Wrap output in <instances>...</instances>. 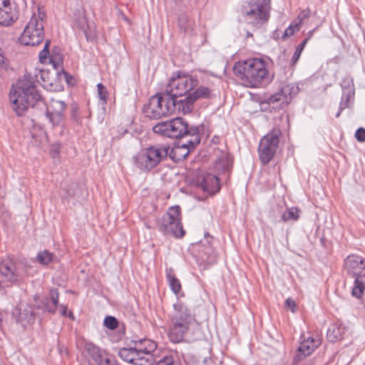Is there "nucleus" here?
I'll list each match as a JSON object with an SVG mask.
<instances>
[{"label": "nucleus", "mask_w": 365, "mask_h": 365, "mask_svg": "<svg viewBox=\"0 0 365 365\" xmlns=\"http://www.w3.org/2000/svg\"><path fill=\"white\" fill-rule=\"evenodd\" d=\"M41 99L35 82L26 76L11 88L9 100L18 116L24 115L29 107H34Z\"/></svg>", "instance_id": "nucleus-1"}, {"label": "nucleus", "mask_w": 365, "mask_h": 365, "mask_svg": "<svg viewBox=\"0 0 365 365\" xmlns=\"http://www.w3.org/2000/svg\"><path fill=\"white\" fill-rule=\"evenodd\" d=\"M154 133L170 138H180L190 135L192 138L182 145L184 148H194L200 143L199 128L188 127L187 123L182 118H175L167 121L158 123L153 127Z\"/></svg>", "instance_id": "nucleus-2"}, {"label": "nucleus", "mask_w": 365, "mask_h": 365, "mask_svg": "<svg viewBox=\"0 0 365 365\" xmlns=\"http://www.w3.org/2000/svg\"><path fill=\"white\" fill-rule=\"evenodd\" d=\"M233 72L248 87H258L268 78L267 66L262 58L238 61L233 66Z\"/></svg>", "instance_id": "nucleus-3"}, {"label": "nucleus", "mask_w": 365, "mask_h": 365, "mask_svg": "<svg viewBox=\"0 0 365 365\" xmlns=\"http://www.w3.org/2000/svg\"><path fill=\"white\" fill-rule=\"evenodd\" d=\"M170 147L167 145H155L141 149L133 157L135 165L143 171H150L166 159Z\"/></svg>", "instance_id": "nucleus-4"}, {"label": "nucleus", "mask_w": 365, "mask_h": 365, "mask_svg": "<svg viewBox=\"0 0 365 365\" xmlns=\"http://www.w3.org/2000/svg\"><path fill=\"white\" fill-rule=\"evenodd\" d=\"M145 115L150 119H159L175 113V99L165 91L151 96L143 108Z\"/></svg>", "instance_id": "nucleus-5"}, {"label": "nucleus", "mask_w": 365, "mask_h": 365, "mask_svg": "<svg viewBox=\"0 0 365 365\" xmlns=\"http://www.w3.org/2000/svg\"><path fill=\"white\" fill-rule=\"evenodd\" d=\"M198 84L196 78L183 71L174 73L168 81L165 91L175 99V97L185 96Z\"/></svg>", "instance_id": "nucleus-6"}, {"label": "nucleus", "mask_w": 365, "mask_h": 365, "mask_svg": "<svg viewBox=\"0 0 365 365\" xmlns=\"http://www.w3.org/2000/svg\"><path fill=\"white\" fill-rule=\"evenodd\" d=\"M159 230L164 235H171L178 238L185 235L181 222L180 206L170 207L163 215L159 223Z\"/></svg>", "instance_id": "nucleus-7"}, {"label": "nucleus", "mask_w": 365, "mask_h": 365, "mask_svg": "<svg viewBox=\"0 0 365 365\" xmlns=\"http://www.w3.org/2000/svg\"><path fill=\"white\" fill-rule=\"evenodd\" d=\"M208 234L205 239L193 245L192 252L196 262L201 269H206L217 262V254L213 248Z\"/></svg>", "instance_id": "nucleus-8"}, {"label": "nucleus", "mask_w": 365, "mask_h": 365, "mask_svg": "<svg viewBox=\"0 0 365 365\" xmlns=\"http://www.w3.org/2000/svg\"><path fill=\"white\" fill-rule=\"evenodd\" d=\"M281 135V130L279 128H274L261 139L258 153L262 164H267L273 158L278 148Z\"/></svg>", "instance_id": "nucleus-9"}, {"label": "nucleus", "mask_w": 365, "mask_h": 365, "mask_svg": "<svg viewBox=\"0 0 365 365\" xmlns=\"http://www.w3.org/2000/svg\"><path fill=\"white\" fill-rule=\"evenodd\" d=\"M299 88L294 84L289 83L281 88V89L274 94L265 96L263 103L269 105H275L274 108L283 109L292 101V98L297 95Z\"/></svg>", "instance_id": "nucleus-10"}, {"label": "nucleus", "mask_w": 365, "mask_h": 365, "mask_svg": "<svg viewBox=\"0 0 365 365\" xmlns=\"http://www.w3.org/2000/svg\"><path fill=\"white\" fill-rule=\"evenodd\" d=\"M271 0H251L242 8V14L250 19L266 22L269 18Z\"/></svg>", "instance_id": "nucleus-11"}, {"label": "nucleus", "mask_w": 365, "mask_h": 365, "mask_svg": "<svg viewBox=\"0 0 365 365\" xmlns=\"http://www.w3.org/2000/svg\"><path fill=\"white\" fill-rule=\"evenodd\" d=\"M210 97V90L207 87H199L192 93L185 95L180 100L175 97V111L177 110L184 114L192 112L193 104L197 99L207 98Z\"/></svg>", "instance_id": "nucleus-12"}, {"label": "nucleus", "mask_w": 365, "mask_h": 365, "mask_svg": "<svg viewBox=\"0 0 365 365\" xmlns=\"http://www.w3.org/2000/svg\"><path fill=\"white\" fill-rule=\"evenodd\" d=\"M46 116L54 127L60 125L65 118L66 104L63 101L51 98L46 104Z\"/></svg>", "instance_id": "nucleus-13"}, {"label": "nucleus", "mask_w": 365, "mask_h": 365, "mask_svg": "<svg viewBox=\"0 0 365 365\" xmlns=\"http://www.w3.org/2000/svg\"><path fill=\"white\" fill-rule=\"evenodd\" d=\"M173 312L170 316V322L185 323L195 326L197 323L195 314L185 302L178 300L173 304Z\"/></svg>", "instance_id": "nucleus-14"}, {"label": "nucleus", "mask_w": 365, "mask_h": 365, "mask_svg": "<svg viewBox=\"0 0 365 365\" xmlns=\"http://www.w3.org/2000/svg\"><path fill=\"white\" fill-rule=\"evenodd\" d=\"M44 38L43 24H26L19 41L25 46H36Z\"/></svg>", "instance_id": "nucleus-15"}, {"label": "nucleus", "mask_w": 365, "mask_h": 365, "mask_svg": "<svg viewBox=\"0 0 365 365\" xmlns=\"http://www.w3.org/2000/svg\"><path fill=\"white\" fill-rule=\"evenodd\" d=\"M0 273L9 282H16L21 277L19 269L14 259L9 256L4 257L0 262Z\"/></svg>", "instance_id": "nucleus-16"}, {"label": "nucleus", "mask_w": 365, "mask_h": 365, "mask_svg": "<svg viewBox=\"0 0 365 365\" xmlns=\"http://www.w3.org/2000/svg\"><path fill=\"white\" fill-rule=\"evenodd\" d=\"M134 346L142 359H151L150 365H154L155 359L153 357V352L157 349V344L148 339H141L138 341H133Z\"/></svg>", "instance_id": "nucleus-17"}, {"label": "nucleus", "mask_w": 365, "mask_h": 365, "mask_svg": "<svg viewBox=\"0 0 365 365\" xmlns=\"http://www.w3.org/2000/svg\"><path fill=\"white\" fill-rule=\"evenodd\" d=\"M344 269L351 277L362 276L365 269V259L357 255H349L344 260Z\"/></svg>", "instance_id": "nucleus-18"}, {"label": "nucleus", "mask_w": 365, "mask_h": 365, "mask_svg": "<svg viewBox=\"0 0 365 365\" xmlns=\"http://www.w3.org/2000/svg\"><path fill=\"white\" fill-rule=\"evenodd\" d=\"M319 345V341L313 337L309 336L300 342L294 357V362L299 363L305 357L309 356Z\"/></svg>", "instance_id": "nucleus-19"}, {"label": "nucleus", "mask_w": 365, "mask_h": 365, "mask_svg": "<svg viewBox=\"0 0 365 365\" xmlns=\"http://www.w3.org/2000/svg\"><path fill=\"white\" fill-rule=\"evenodd\" d=\"M118 356L123 361L135 365H150L151 359H142L139 356L135 346L133 347L120 349Z\"/></svg>", "instance_id": "nucleus-20"}, {"label": "nucleus", "mask_w": 365, "mask_h": 365, "mask_svg": "<svg viewBox=\"0 0 365 365\" xmlns=\"http://www.w3.org/2000/svg\"><path fill=\"white\" fill-rule=\"evenodd\" d=\"M194 326L180 322H170L168 337L173 343L182 342L185 336Z\"/></svg>", "instance_id": "nucleus-21"}, {"label": "nucleus", "mask_w": 365, "mask_h": 365, "mask_svg": "<svg viewBox=\"0 0 365 365\" xmlns=\"http://www.w3.org/2000/svg\"><path fill=\"white\" fill-rule=\"evenodd\" d=\"M347 333V327L341 321H336L328 328L327 337L329 341L334 343L344 339Z\"/></svg>", "instance_id": "nucleus-22"}, {"label": "nucleus", "mask_w": 365, "mask_h": 365, "mask_svg": "<svg viewBox=\"0 0 365 365\" xmlns=\"http://www.w3.org/2000/svg\"><path fill=\"white\" fill-rule=\"evenodd\" d=\"M9 0H0V4H9ZM19 17V11L11 4L0 8V23H14Z\"/></svg>", "instance_id": "nucleus-23"}, {"label": "nucleus", "mask_w": 365, "mask_h": 365, "mask_svg": "<svg viewBox=\"0 0 365 365\" xmlns=\"http://www.w3.org/2000/svg\"><path fill=\"white\" fill-rule=\"evenodd\" d=\"M9 0H0V4H9ZM19 17V11L11 4L0 8V23H14Z\"/></svg>", "instance_id": "nucleus-24"}, {"label": "nucleus", "mask_w": 365, "mask_h": 365, "mask_svg": "<svg viewBox=\"0 0 365 365\" xmlns=\"http://www.w3.org/2000/svg\"><path fill=\"white\" fill-rule=\"evenodd\" d=\"M201 187L204 192L215 194L220 190V180L215 175L207 173L202 178Z\"/></svg>", "instance_id": "nucleus-25"}, {"label": "nucleus", "mask_w": 365, "mask_h": 365, "mask_svg": "<svg viewBox=\"0 0 365 365\" xmlns=\"http://www.w3.org/2000/svg\"><path fill=\"white\" fill-rule=\"evenodd\" d=\"M87 351L98 365H106L108 363H110V360L112 359L107 356L105 351L93 344H88Z\"/></svg>", "instance_id": "nucleus-26"}, {"label": "nucleus", "mask_w": 365, "mask_h": 365, "mask_svg": "<svg viewBox=\"0 0 365 365\" xmlns=\"http://www.w3.org/2000/svg\"><path fill=\"white\" fill-rule=\"evenodd\" d=\"M16 321L24 327L33 324L35 321V315L32 309L29 307L24 308V309H22L21 307H19V315Z\"/></svg>", "instance_id": "nucleus-27"}, {"label": "nucleus", "mask_w": 365, "mask_h": 365, "mask_svg": "<svg viewBox=\"0 0 365 365\" xmlns=\"http://www.w3.org/2000/svg\"><path fill=\"white\" fill-rule=\"evenodd\" d=\"M166 279L168 284L172 292L178 294L181 290V283L180 280L175 277L174 270L172 267L166 268Z\"/></svg>", "instance_id": "nucleus-28"}, {"label": "nucleus", "mask_w": 365, "mask_h": 365, "mask_svg": "<svg viewBox=\"0 0 365 365\" xmlns=\"http://www.w3.org/2000/svg\"><path fill=\"white\" fill-rule=\"evenodd\" d=\"M83 31L88 41H98L99 33L97 31L96 24H79Z\"/></svg>", "instance_id": "nucleus-29"}, {"label": "nucleus", "mask_w": 365, "mask_h": 365, "mask_svg": "<svg viewBox=\"0 0 365 365\" xmlns=\"http://www.w3.org/2000/svg\"><path fill=\"white\" fill-rule=\"evenodd\" d=\"M354 278V285L351 294L356 298L360 299L364 295L365 291V280L362 276L353 277Z\"/></svg>", "instance_id": "nucleus-30"}, {"label": "nucleus", "mask_w": 365, "mask_h": 365, "mask_svg": "<svg viewBox=\"0 0 365 365\" xmlns=\"http://www.w3.org/2000/svg\"><path fill=\"white\" fill-rule=\"evenodd\" d=\"M50 299L51 301V304L46 302L45 304L46 309L50 313H55L58 304L59 300V293L57 289L51 288L49 291Z\"/></svg>", "instance_id": "nucleus-31"}, {"label": "nucleus", "mask_w": 365, "mask_h": 365, "mask_svg": "<svg viewBox=\"0 0 365 365\" xmlns=\"http://www.w3.org/2000/svg\"><path fill=\"white\" fill-rule=\"evenodd\" d=\"M300 210L297 207H292L287 209L281 216V220L282 222L287 221H297L299 218Z\"/></svg>", "instance_id": "nucleus-32"}, {"label": "nucleus", "mask_w": 365, "mask_h": 365, "mask_svg": "<svg viewBox=\"0 0 365 365\" xmlns=\"http://www.w3.org/2000/svg\"><path fill=\"white\" fill-rule=\"evenodd\" d=\"M97 91H98V98L99 99V106L105 110L106 105L108 103V92L106 86H104L101 83H98L97 85Z\"/></svg>", "instance_id": "nucleus-33"}, {"label": "nucleus", "mask_w": 365, "mask_h": 365, "mask_svg": "<svg viewBox=\"0 0 365 365\" xmlns=\"http://www.w3.org/2000/svg\"><path fill=\"white\" fill-rule=\"evenodd\" d=\"M341 87L342 93H347L348 95H354V86L353 78L349 76H345L341 82Z\"/></svg>", "instance_id": "nucleus-34"}, {"label": "nucleus", "mask_w": 365, "mask_h": 365, "mask_svg": "<svg viewBox=\"0 0 365 365\" xmlns=\"http://www.w3.org/2000/svg\"><path fill=\"white\" fill-rule=\"evenodd\" d=\"M46 19V14L43 7L37 6L36 12H34L29 23H38Z\"/></svg>", "instance_id": "nucleus-35"}, {"label": "nucleus", "mask_w": 365, "mask_h": 365, "mask_svg": "<svg viewBox=\"0 0 365 365\" xmlns=\"http://www.w3.org/2000/svg\"><path fill=\"white\" fill-rule=\"evenodd\" d=\"M309 41V38H305L296 48L295 51L292 57L291 63L294 65L299 60L302 51Z\"/></svg>", "instance_id": "nucleus-36"}, {"label": "nucleus", "mask_w": 365, "mask_h": 365, "mask_svg": "<svg viewBox=\"0 0 365 365\" xmlns=\"http://www.w3.org/2000/svg\"><path fill=\"white\" fill-rule=\"evenodd\" d=\"M53 257V255L51 252L44 250L37 255V260L40 264L46 265L52 261Z\"/></svg>", "instance_id": "nucleus-37"}, {"label": "nucleus", "mask_w": 365, "mask_h": 365, "mask_svg": "<svg viewBox=\"0 0 365 365\" xmlns=\"http://www.w3.org/2000/svg\"><path fill=\"white\" fill-rule=\"evenodd\" d=\"M299 24H289V26L282 33V41L292 36L296 31L299 30Z\"/></svg>", "instance_id": "nucleus-38"}, {"label": "nucleus", "mask_w": 365, "mask_h": 365, "mask_svg": "<svg viewBox=\"0 0 365 365\" xmlns=\"http://www.w3.org/2000/svg\"><path fill=\"white\" fill-rule=\"evenodd\" d=\"M155 365H178L176 359L171 354H167L158 361H155Z\"/></svg>", "instance_id": "nucleus-39"}, {"label": "nucleus", "mask_w": 365, "mask_h": 365, "mask_svg": "<svg viewBox=\"0 0 365 365\" xmlns=\"http://www.w3.org/2000/svg\"><path fill=\"white\" fill-rule=\"evenodd\" d=\"M50 41L46 40L43 49L39 52L38 58L41 63H45L49 53Z\"/></svg>", "instance_id": "nucleus-40"}, {"label": "nucleus", "mask_w": 365, "mask_h": 365, "mask_svg": "<svg viewBox=\"0 0 365 365\" xmlns=\"http://www.w3.org/2000/svg\"><path fill=\"white\" fill-rule=\"evenodd\" d=\"M103 324L106 327L110 330H114L118 327V320L115 317L112 316H107L104 319Z\"/></svg>", "instance_id": "nucleus-41"}, {"label": "nucleus", "mask_w": 365, "mask_h": 365, "mask_svg": "<svg viewBox=\"0 0 365 365\" xmlns=\"http://www.w3.org/2000/svg\"><path fill=\"white\" fill-rule=\"evenodd\" d=\"M354 95H348L342 93L341 102L339 103L340 110H344L349 106V101L354 99Z\"/></svg>", "instance_id": "nucleus-42"}, {"label": "nucleus", "mask_w": 365, "mask_h": 365, "mask_svg": "<svg viewBox=\"0 0 365 365\" xmlns=\"http://www.w3.org/2000/svg\"><path fill=\"white\" fill-rule=\"evenodd\" d=\"M60 148L61 145L58 142L54 143L51 145L49 153L53 159L57 158L58 157L60 153Z\"/></svg>", "instance_id": "nucleus-43"}, {"label": "nucleus", "mask_w": 365, "mask_h": 365, "mask_svg": "<svg viewBox=\"0 0 365 365\" xmlns=\"http://www.w3.org/2000/svg\"><path fill=\"white\" fill-rule=\"evenodd\" d=\"M71 118L73 120L76 121L78 123L81 122L78 114V107L76 104L71 105Z\"/></svg>", "instance_id": "nucleus-44"}, {"label": "nucleus", "mask_w": 365, "mask_h": 365, "mask_svg": "<svg viewBox=\"0 0 365 365\" xmlns=\"http://www.w3.org/2000/svg\"><path fill=\"white\" fill-rule=\"evenodd\" d=\"M58 307L60 308L61 314L63 317H67L72 320L75 319L74 315L71 311H68V308L66 305L59 304Z\"/></svg>", "instance_id": "nucleus-45"}, {"label": "nucleus", "mask_w": 365, "mask_h": 365, "mask_svg": "<svg viewBox=\"0 0 365 365\" xmlns=\"http://www.w3.org/2000/svg\"><path fill=\"white\" fill-rule=\"evenodd\" d=\"M355 138L359 142H365V128H358L355 133Z\"/></svg>", "instance_id": "nucleus-46"}, {"label": "nucleus", "mask_w": 365, "mask_h": 365, "mask_svg": "<svg viewBox=\"0 0 365 365\" xmlns=\"http://www.w3.org/2000/svg\"><path fill=\"white\" fill-rule=\"evenodd\" d=\"M285 306L287 308L290 309L292 312L294 313L296 312V307H297L296 303L291 298H288V299H286V301H285Z\"/></svg>", "instance_id": "nucleus-47"}, {"label": "nucleus", "mask_w": 365, "mask_h": 365, "mask_svg": "<svg viewBox=\"0 0 365 365\" xmlns=\"http://www.w3.org/2000/svg\"><path fill=\"white\" fill-rule=\"evenodd\" d=\"M310 11L309 10H303L298 15L299 23H302L303 21H305L309 16Z\"/></svg>", "instance_id": "nucleus-48"}, {"label": "nucleus", "mask_w": 365, "mask_h": 365, "mask_svg": "<svg viewBox=\"0 0 365 365\" xmlns=\"http://www.w3.org/2000/svg\"><path fill=\"white\" fill-rule=\"evenodd\" d=\"M282 31L277 29L272 33L271 37L276 41L282 40Z\"/></svg>", "instance_id": "nucleus-49"}, {"label": "nucleus", "mask_w": 365, "mask_h": 365, "mask_svg": "<svg viewBox=\"0 0 365 365\" xmlns=\"http://www.w3.org/2000/svg\"><path fill=\"white\" fill-rule=\"evenodd\" d=\"M38 74L41 76V78L42 79V81L46 83V77L48 76V73L45 71L41 70L39 71Z\"/></svg>", "instance_id": "nucleus-50"}, {"label": "nucleus", "mask_w": 365, "mask_h": 365, "mask_svg": "<svg viewBox=\"0 0 365 365\" xmlns=\"http://www.w3.org/2000/svg\"><path fill=\"white\" fill-rule=\"evenodd\" d=\"M110 365H118V362H117L115 359H112L110 360Z\"/></svg>", "instance_id": "nucleus-51"}, {"label": "nucleus", "mask_w": 365, "mask_h": 365, "mask_svg": "<svg viewBox=\"0 0 365 365\" xmlns=\"http://www.w3.org/2000/svg\"><path fill=\"white\" fill-rule=\"evenodd\" d=\"M343 110H340V107H339V110L338 112L336 113V118H339L340 114H341V112Z\"/></svg>", "instance_id": "nucleus-52"}, {"label": "nucleus", "mask_w": 365, "mask_h": 365, "mask_svg": "<svg viewBox=\"0 0 365 365\" xmlns=\"http://www.w3.org/2000/svg\"><path fill=\"white\" fill-rule=\"evenodd\" d=\"M224 163V161H223V160H220L219 161H217V163H216V167L218 168L219 165H220L221 163Z\"/></svg>", "instance_id": "nucleus-53"}, {"label": "nucleus", "mask_w": 365, "mask_h": 365, "mask_svg": "<svg viewBox=\"0 0 365 365\" xmlns=\"http://www.w3.org/2000/svg\"><path fill=\"white\" fill-rule=\"evenodd\" d=\"M10 4H11V0H9V4H0V8L4 7V5H5V6H7V5Z\"/></svg>", "instance_id": "nucleus-54"}, {"label": "nucleus", "mask_w": 365, "mask_h": 365, "mask_svg": "<svg viewBox=\"0 0 365 365\" xmlns=\"http://www.w3.org/2000/svg\"><path fill=\"white\" fill-rule=\"evenodd\" d=\"M121 16H122V17H123V20H124V21H128V19H127L126 16H124V14H121Z\"/></svg>", "instance_id": "nucleus-55"}, {"label": "nucleus", "mask_w": 365, "mask_h": 365, "mask_svg": "<svg viewBox=\"0 0 365 365\" xmlns=\"http://www.w3.org/2000/svg\"><path fill=\"white\" fill-rule=\"evenodd\" d=\"M62 197L67 200L68 198V195H62Z\"/></svg>", "instance_id": "nucleus-56"}, {"label": "nucleus", "mask_w": 365, "mask_h": 365, "mask_svg": "<svg viewBox=\"0 0 365 365\" xmlns=\"http://www.w3.org/2000/svg\"><path fill=\"white\" fill-rule=\"evenodd\" d=\"M188 153H189V150H187L185 152V153L182 155L183 158H185Z\"/></svg>", "instance_id": "nucleus-57"}, {"label": "nucleus", "mask_w": 365, "mask_h": 365, "mask_svg": "<svg viewBox=\"0 0 365 365\" xmlns=\"http://www.w3.org/2000/svg\"><path fill=\"white\" fill-rule=\"evenodd\" d=\"M252 34L249 31L247 32V37H250V36H252Z\"/></svg>", "instance_id": "nucleus-58"}, {"label": "nucleus", "mask_w": 365, "mask_h": 365, "mask_svg": "<svg viewBox=\"0 0 365 365\" xmlns=\"http://www.w3.org/2000/svg\"><path fill=\"white\" fill-rule=\"evenodd\" d=\"M313 31H309V34H310V35L312 34V32H313Z\"/></svg>", "instance_id": "nucleus-59"}, {"label": "nucleus", "mask_w": 365, "mask_h": 365, "mask_svg": "<svg viewBox=\"0 0 365 365\" xmlns=\"http://www.w3.org/2000/svg\"><path fill=\"white\" fill-rule=\"evenodd\" d=\"M53 61L52 57L50 58V61L51 62Z\"/></svg>", "instance_id": "nucleus-60"}, {"label": "nucleus", "mask_w": 365, "mask_h": 365, "mask_svg": "<svg viewBox=\"0 0 365 365\" xmlns=\"http://www.w3.org/2000/svg\"><path fill=\"white\" fill-rule=\"evenodd\" d=\"M106 365H110V363H108V364H106Z\"/></svg>", "instance_id": "nucleus-61"}]
</instances>
